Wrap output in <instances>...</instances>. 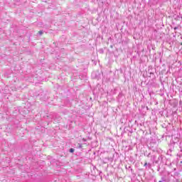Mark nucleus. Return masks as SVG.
Masks as SVG:
<instances>
[{"mask_svg":"<svg viewBox=\"0 0 182 182\" xmlns=\"http://www.w3.org/2000/svg\"><path fill=\"white\" fill-rule=\"evenodd\" d=\"M147 157L151 159V161H152L154 164H158L157 171H160L161 167H163V165L164 164V157L163 156V155H159L157 159V156L156 155H151V153H149L148 154ZM156 159H157V160Z\"/></svg>","mask_w":182,"mask_h":182,"instance_id":"nucleus-1","label":"nucleus"},{"mask_svg":"<svg viewBox=\"0 0 182 182\" xmlns=\"http://www.w3.org/2000/svg\"><path fill=\"white\" fill-rule=\"evenodd\" d=\"M148 147L152 151H157V141L156 139H151L148 144Z\"/></svg>","mask_w":182,"mask_h":182,"instance_id":"nucleus-2","label":"nucleus"},{"mask_svg":"<svg viewBox=\"0 0 182 182\" xmlns=\"http://www.w3.org/2000/svg\"><path fill=\"white\" fill-rule=\"evenodd\" d=\"M157 70H156V68H153L152 65H149L148 67V72L150 74L149 77H151V79H156V75H154V73H156L157 75Z\"/></svg>","mask_w":182,"mask_h":182,"instance_id":"nucleus-3","label":"nucleus"},{"mask_svg":"<svg viewBox=\"0 0 182 182\" xmlns=\"http://www.w3.org/2000/svg\"><path fill=\"white\" fill-rule=\"evenodd\" d=\"M102 76H103V73L102 71L97 70L92 73V77H93V79H97V80H100Z\"/></svg>","mask_w":182,"mask_h":182,"instance_id":"nucleus-4","label":"nucleus"},{"mask_svg":"<svg viewBox=\"0 0 182 182\" xmlns=\"http://www.w3.org/2000/svg\"><path fill=\"white\" fill-rule=\"evenodd\" d=\"M47 117H50L51 119V120H54L55 122H60V120H62V118L60 117V116H59V114H58L55 112H52L50 116H47Z\"/></svg>","mask_w":182,"mask_h":182,"instance_id":"nucleus-5","label":"nucleus"},{"mask_svg":"<svg viewBox=\"0 0 182 182\" xmlns=\"http://www.w3.org/2000/svg\"><path fill=\"white\" fill-rule=\"evenodd\" d=\"M127 132L132 134V133H133V129L130 127H125L124 129L123 132H122L121 136H123L124 133H127Z\"/></svg>","mask_w":182,"mask_h":182,"instance_id":"nucleus-6","label":"nucleus"},{"mask_svg":"<svg viewBox=\"0 0 182 182\" xmlns=\"http://www.w3.org/2000/svg\"><path fill=\"white\" fill-rule=\"evenodd\" d=\"M144 167H145L146 169L147 168L150 169L151 168V164L145 162V164H144Z\"/></svg>","mask_w":182,"mask_h":182,"instance_id":"nucleus-7","label":"nucleus"},{"mask_svg":"<svg viewBox=\"0 0 182 182\" xmlns=\"http://www.w3.org/2000/svg\"><path fill=\"white\" fill-rule=\"evenodd\" d=\"M161 181H162V182H170V178H166V176H162L161 178Z\"/></svg>","mask_w":182,"mask_h":182,"instance_id":"nucleus-8","label":"nucleus"},{"mask_svg":"<svg viewBox=\"0 0 182 182\" xmlns=\"http://www.w3.org/2000/svg\"><path fill=\"white\" fill-rule=\"evenodd\" d=\"M139 110H140L141 114H146V113H147V111L146 110V109H143V108H141V109Z\"/></svg>","mask_w":182,"mask_h":182,"instance_id":"nucleus-9","label":"nucleus"},{"mask_svg":"<svg viewBox=\"0 0 182 182\" xmlns=\"http://www.w3.org/2000/svg\"><path fill=\"white\" fill-rule=\"evenodd\" d=\"M41 99H42L43 100H46V99H48V97H46V95H45V94H41Z\"/></svg>","mask_w":182,"mask_h":182,"instance_id":"nucleus-10","label":"nucleus"},{"mask_svg":"<svg viewBox=\"0 0 182 182\" xmlns=\"http://www.w3.org/2000/svg\"><path fill=\"white\" fill-rule=\"evenodd\" d=\"M79 78L81 80H83L86 79V75H83L80 74V75H79Z\"/></svg>","mask_w":182,"mask_h":182,"instance_id":"nucleus-11","label":"nucleus"},{"mask_svg":"<svg viewBox=\"0 0 182 182\" xmlns=\"http://www.w3.org/2000/svg\"><path fill=\"white\" fill-rule=\"evenodd\" d=\"M141 109H145L147 111V110H149V107L144 105H141Z\"/></svg>","mask_w":182,"mask_h":182,"instance_id":"nucleus-12","label":"nucleus"},{"mask_svg":"<svg viewBox=\"0 0 182 182\" xmlns=\"http://www.w3.org/2000/svg\"><path fill=\"white\" fill-rule=\"evenodd\" d=\"M122 97H123V92H119L118 95V99H122Z\"/></svg>","mask_w":182,"mask_h":182,"instance_id":"nucleus-13","label":"nucleus"},{"mask_svg":"<svg viewBox=\"0 0 182 182\" xmlns=\"http://www.w3.org/2000/svg\"><path fill=\"white\" fill-rule=\"evenodd\" d=\"M174 144H176V142H174V141H171V142H170V146H171V147H174Z\"/></svg>","mask_w":182,"mask_h":182,"instance_id":"nucleus-14","label":"nucleus"},{"mask_svg":"<svg viewBox=\"0 0 182 182\" xmlns=\"http://www.w3.org/2000/svg\"><path fill=\"white\" fill-rule=\"evenodd\" d=\"M166 154H167L168 156H171V149H170L167 151Z\"/></svg>","mask_w":182,"mask_h":182,"instance_id":"nucleus-15","label":"nucleus"},{"mask_svg":"<svg viewBox=\"0 0 182 182\" xmlns=\"http://www.w3.org/2000/svg\"><path fill=\"white\" fill-rule=\"evenodd\" d=\"M69 152L70 153H75V149H73V148L70 149Z\"/></svg>","mask_w":182,"mask_h":182,"instance_id":"nucleus-16","label":"nucleus"},{"mask_svg":"<svg viewBox=\"0 0 182 182\" xmlns=\"http://www.w3.org/2000/svg\"><path fill=\"white\" fill-rule=\"evenodd\" d=\"M180 18H181V19H182V16H176V17L175 19H176V21H179V20H180Z\"/></svg>","mask_w":182,"mask_h":182,"instance_id":"nucleus-17","label":"nucleus"},{"mask_svg":"<svg viewBox=\"0 0 182 182\" xmlns=\"http://www.w3.org/2000/svg\"><path fill=\"white\" fill-rule=\"evenodd\" d=\"M172 182H180V181H178V179L174 178L172 180Z\"/></svg>","mask_w":182,"mask_h":182,"instance_id":"nucleus-18","label":"nucleus"},{"mask_svg":"<svg viewBox=\"0 0 182 182\" xmlns=\"http://www.w3.org/2000/svg\"><path fill=\"white\" fill-rule=\"evenodd\" d=\"M38 35H43V31H38Z\"/></svg>","mask_w":182,"mask_h":182,"instance_id":"nucleus-19","label":"nucleus"},{"mask_svg":"<svg viewBox=\"0 0 182 182\" xmlns=\"http://www.w3.org/2000/svg\"><path fill=\"white\" fill-rule=\"evenodd\" d=\"M78 149H82V144H78Z\"/></svg>","mask_w":182,"mask_h":182,"instance_id":"nucleus-20","label":"nucleus"},{"mask_svg":"<svg viewBox=\"0 0 182 182\" xmlns=\"http://www.w3.org/2000/svg\"><path fill=\"white\" fill-rule=\"evenodd\" d=\"M119 72H120V73H123V69L120 68Z\"/></svg>","mask_w":182,"mask_h":182,"instance_id":"nucleus-21","label":"nucleus"},{"mask_svg":"<svg viewBox=\"0 0 182 182\" xmlns=\"http://www.w3.org/2000/svg\"><path fill=\"white\" fill-rule=\"evenodd\" d=\"M112 95H116V89L114 90V92H112Z\"/></svg>","mask_w":182,"mask_h":182,"instance_id":"nucleus-22","label":"nucleus"},{"mask_svg":"<svg viewBox=\"0 0 182 182\" xmlns=\"http://www.w3.org/2000/svg\"><path fill=\"white\" fill-rule=\"evenodd\" d=\"M174 31H176V29H178V27H174Z\"/></svg>","mask_w":182,"mask_h":182,"instance_id":"nucleus-23","label":"nucleus"},{"mask_svg":"<svg viewBox=\"0 0 182 182\" xmlns=\"http://www.w3.org/2000/svg\"><path fill=\"white\" fill-rule=\"evenodd\" d=\"M136 58H137V56H136V55L133 56V59H136Z\"/></svg>","mask_w":182,"mask_h":182,"instance_id":"nucleus-24","label":"nucleus"},{"mask_svg":"<svg viewBox=\"0 0 182 182\" xmlns=\"http://www.w3.org/2000/svg\"><path fill=\"white\" fill-rule=\"evenodd\" d=\"M164 72H166V70H163L161 71V73H164Z\"/></svg>","mask_w":182,"mask_h":182,"instance_id":"nucleus-25","label":"nucleus"},{"mask_svg":"<svg viewBox=\"0 0 182 182\" xmlns=\"http://www.w3.org/2000/svg\"><path fill=\"white\" fill-rule=\"evenodd\" d=\"M168 72H170V68H168V70H167L166 73H168Z\"/></svg>","mask_w":182,"mask_h":182,"instance_id":"nucleus-26","label":"nucleus"},{"mask_svg":"<svg viewBox=\"0 0 182 182\" xmlns=\"http://www.w3.org/2000/svg\"><path fill=\"white\" fill-rule=\"evenodd\" d=\"M131 171H132V173H133V169L131 168Z\"/></svg>","mask_w":182,"mask_h":182,"instance_id":"nucleus-27","label":"nucleus"},{"mask_svg":"<svg viewBox=\"0 0 182 182\" xmlns=\"http://www.w3.org/2000/svg\"><path fill=\"white\" fill-rule=\"evenodd\" d=\"M128 136H131V134H128Z\"/></svg>","mask_w":182,"mask_h":182,"instance_id":"nucleus-28","label":"nucleus"},{"mask_svg":"<svg viewBox=\"0 0 182 182\" xmlns=\"http://www.w3.org/2000/svg\"><path fill=\"white\" fill-rule=\"evenodd\" d=\"M159 182H163V181H159Z\"/></svg>","mask_w":182,"mask_h":182,"instance_id":"nucleus-29","label":"nucleus"}]
</instances>
